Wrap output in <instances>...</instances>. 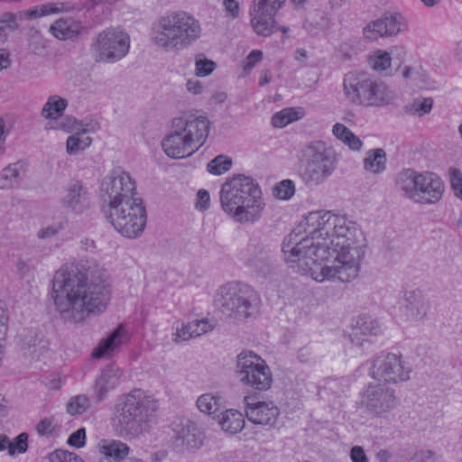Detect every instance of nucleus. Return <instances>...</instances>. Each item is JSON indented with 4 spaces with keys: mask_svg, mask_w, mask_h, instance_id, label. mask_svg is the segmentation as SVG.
I'll use <instances>...</instances> for the list:
<instances>
[{
    "mask_svg": "<svg viewBox=\"0 0 462 462\" xmlns=\"http://www.w3.org/2000/svg\"><path fill=\"white\" fill-rule=\"evenodd\" d=\"M386 152L382 148L372 149L364 159V169L374 174L382 173L386 168Z\"/></svg>",
    "mask_w": 462,
    "mask_h": 462,
    "instance_id": "obj_33",
    "label": "nucleus"
},
{
    "mask_svg": "<svg viewBox=\"0 0 462 462\" xmlns=\"http://www.w3.org/2000/svg\"><path fill=\"white\" fill-rule=\"evenodd\" d=\"M427 304L420 295L415 291H406L400 302V315L409 321H420L427 314Z\"/></svg>",
    "mask_w": 462,
    "mask_h": 462,
    "instance_id": "obj_24",
    "label": "nucleus"
},
{
    "mask_svg": "<svg viewBox=\"0 0 462 462\" xmlns=\"http://www.w3.org/2000/svg\"><path fill=\"white\" fill-rule=\"evenodd\" d=\"M122 371L116 365H108L101 370L94 383V395L97 402L107 398L109 392L116 389L120 383Z\"/></svg>",
    "mask_w": 462,
    "mask_h": 462,
    "instance_id": "obj_23",
    "label": "nucleus"
},
{
    "mask_svg": "<svg viewBox=\"0 0 462 462\" xmlns=\"http://www.w3.org/2000/svg\"><path fill=\"white\" fill-rule=\"evenodd\" d=\"M100 193L104 203L110 208L135 199V181L127 172L116 169L104 178Z\"/></svg>",
    "mask_w": 462,
    "mask_h": 462,
    "instance_id": "obj_14",
    "label": "nucleus"
},
{
    "mask_svg": "<svg viewBox=\"0 0 462 462\" xmlns=\"http://www.w3.org/2000/svg\"><path fill=\"white\" fill-rule=\"evenodd\" d=\"M198 201L196 208L200 211L208 209L210 206V196L208 191L206 189H199L197 194Z\"/></svg>",
    "mask_w": 462,
    "mask_h": 462,
    "instance_id": "obj_52",
    "label": "nucleus"
},
{
    "mask_svg": "<svg viewBox=\"0 0 462 462\" xmlns=\"http://www.w3.org/2000/svg\"><path fill=\"white\" fill-rule=\"evenodd\" d=\"M371 67L377 71H383L391 65V57L387 51H378L370 60Z\"/></svg>",
    "mask_w": 462,
    "mask_h": 462,
    "instance_id": "obj_47",
    "label": "nucleus"
},
{
    "mask_svg": "<svg viewBox=\"0 0 462 462\" xmlns=\"http://www.w3.org/2000/svg\"><path fill=\"white\" fill-rule=\"evenodd\" d=\"M391 457V453L386 449H381L376 454L378 462H388Z\"/></svg>",
    "mask_w": 462,
    "mask_h": 462,
    "instance_id": "obj_62",
    "label": "nucleus"
},
{
    "mask_svg": "<svg viewBox=\"0 0 462 462\" xmlns=\"http://www.w3.org/2000/svg\"><path fill=\"white\" fill-rule=\"evenodd\" d=\"M26 168L24 161H17L5 167L0 172V189L18 187L25 176Z\"/></svg>",
    "mask_w": 462,
    "mask_h": 462,
    "instance_id": "obj_25",
    "label": "nucleus"
},
{
    "mask_svg": "<svg viewBox=\"0 0 462 462\" xmlns=\"http://www.w3.org/2000/svg\"><path fill=\"white\" fill-rule=\"evenodd\" d=\"M86 443V430L80 428L73 432L68 439V444L75 448H82Z\"/></svg>",
    "mask_w": 462,
    "mask_h": 462,
    "instance_id": "obj_51",
    "label": "nucleus"
},
{
    "mask_svg": "<svg viewBox=\"0 0 462 462\" xmlns=\"http://www.w3.org/2000/svg\"><path fill=\"white\" fill-rule=\"evenodd\" d=\"M236 373L243 384L255 390L266 391L273 383L266 362L253 351L244 350L236 356Z\"/></svg>",
    "mask_w": 462,
    "mask_h": 462,
    "instance_id": "obj_11",
    "label": "nucleus"
},
{
    "mask_svg": "<svg viewBox=\"0 0 462 462\" xmlns=\"http://www.w3.org/2000/svg\"><path fill=\"white\" fill-rule=\"evenodd\" d=\"M65 11L63 3H47L45 5L35 6L33 9L20 12L18 14L4 13L0 15V26L4 29V33L8 37V32L18 29L19 19L32 20L49 14H59Z\"/></svg>",
    "mask_w": 462,
    "mask_h": 462,
    "instance_id": "obj_18",
    "label": "nucleus"
},
{
    "mask_svg": "<svg viewBox=\"0 0 462 462\" xmlns=\"http://www.w3.org/2000/svg\"><path fill=\"white\" fill-rule=\"evenodd\" d=\"M158 409L157 401L141 389L123 395L116 404L115 426L123 437H137L149 431Z\"/></svg>",
    "mask_w": 462,
    "mask_h": 462,
    "instance_id": "obj_4",
    "label": "nucleus"
},
{
    "mask_svg": "<svg viewBox=\"0 0 462 462\" xmlns=\"http://www.w3.org/2000/svg\"><path fill=\"white\" fill-rule=\"evenodd\" d=\"M201 34L199 22L187 12L167 14L158 20L152 29V42L166 51L187 49Z\"/></svg>",
    "mask_w": 462,
    "mask_h": 462,
    "instance_id": "obj_5",
    "label": "nucleus"
},
{
    "mask_svg": "<svg viewBox=\"0 0 462 462\" xmlns=\"http://www.w3.org/2000/svg\"><path fill=\"white\" fill-rule=\"evenodd\" d=\"M397 191L404 198L421 205H433L443 197L445 185L433 171L402 170L395 178Z\"/></svg>",
    "mask_w": 462,
    "mask_h": 462,
    "instance_id": "obj_6",
    "label": "nucleus"
},
{
    "mask_svg": "<svg viewBox=\"0 0 462 462\" xmlns=\"http://www.w3.org/2000/svg\"><path fill=\"white\" fill-rule=\"evenodd\" d=\"M397 403L395 391L381 383H370L362 399V405L372 416L383 417Z\"/></svg>",
    "mask_w": 462,
    "mask_h": 462,
    "instance_id": "obj_15",
    "label": "nucleus"
},
{
    "mask_svg": "<svg viewBox=\"0 0 462 462\" xmlns=\"http://www.w3.org/2000/svg\"><path fill=\"white\" fill-rule=\"evenodd\" d=\"M214 303L223 315L242 321L258 311L261 299L248 284L233 282L219 287Z\"/></svg>",
    "mask_w": 462,
    "mask_h": 462,
    "instance_id": "obj_7",
    "label": "nucleus"
},
{
    "mask_svg": "<svg viewBox=\"0 0 462 462\" xmlns=\"http://www.w3.org/2000/svg\"><path fill=\"white\" fill-rule=\"evenodd\" d=\"M90 407L89 398L85 394H79L69 399L67 411L72 416L81 415Z\"/></svg>",
    "mask_w": 462,
    "mask_h": 462,
    "instance_id": "obj_39",
    "label": "nucleus"
},
{
    "mask_svg": "<svg viewBox=\"0 0 462 462\" xmlns=\"http://www.w3.org/2000/svg\"><path fill=\"white\" fill-rule=\"evenodd\" d=\"M365 238L357 225L330 211H313L282 241L284 260L313 280L350 282L358 277Z\"/></svg>",
    "mask_w": 462,
    "mask_h": 462,
    "instance_id": "obj_1",
    "label": "nucleus"
},
{
    "mask_svg": "<svg viewBox=\"0 0 462 462\" xmlns=\"http://www.w3.org/2000/svg\"><path fill=\"white\" fill-rule=\"evenodd\" d=\"M195 67L196 75L198 77H206L215 70L217 64L213 60L205 58L203 55H199L196 59Z\"/></svg>",
    "mask_w": 462,
    "mask_h": 462,
    "instance_id": "obj_45",
    "label": "nucleus"
},
{
    "mask_svg": "<svg viewBox=\"0 0 462 462\" xmlns=\"http://www.w3.org/2000/svg\"><path fill=\"white\" fill-rule=\"evenodd\" d=\"M411 369L402 356L393 353H381L372 361L370 375L379 383L397 384L411 377Z\"/></svg>",
    "mask_w": 462,
    "mask_h": 462,
    "instance_id": "obj_13",
    "label": "nucleus"
},
{
    "mask_svg": "<svg viewBox=\"0 0 462 462\" xmlns=\"http://www.w3.org/2000/svg\"><path fill=\"white\" fill-rule=\"evenodd\" d=\"M303 28L312 35L325 32L331 28V21L328 14L321 10L316 9L303 23Z\"/></svg>",
    "mask_w": 462,
    "mask_h": 462,
    "instance_id": "obj_31",
    "label": "nucleus"
},
{
    "mask_svg": "<svg viewBox=\"0 0 462 462\" xmlns=\"http://www.w3.org/2000/svg\"><path fill=\"white\" fill-rule=\"evenodd\" d=\"M377 321L371 317H359L350 334L351 342L356 346H363L367 339L361 336L377 335L380 332Z\"/></svg>",
    "mask_w": 462,
    "mask_h": 462,
    "instance_id": "obj_28",
    "label": "nucleus"
},
{
    "mask_svg": "<svg viewBox=\"0 0 462 462\" xmlns=\"http://www.w3.org/2000/svg\"><path fill=\"white\" fill-rule=\"evenodd\" d=\"M263 59V52L259 50L252 51L246 58L244 69L246 71L251 70L258 62Z\"/></svg>",
    "mask_w": 462,
    "mask_h": 462,
    "instance_id": "obj_53",
    "label": "nucleus"
},
{
    "mask_svg": "<svg viewBox=\"0 0 462 462\" xmlns=\"http://www.w3.org/2000/svg\"><path fill=\"white\" fill-rule=\"evenodd\" d=\"M51 297L64 322L79 323L90 315H98L110 300L106 271L88 260L60 268L52 278Z\"/></svg>",
    "mask_w": 462,
    "mask_h": 462,
    "instance_id": "obj_2",
    "label": "nucleus"
},
{
    "mask_svg": "<svg viewBox=\"0 0 462 462\" xmlns=\"http://www.w3.org/2000/svg\"><path fill=\"white\" fill-rule=\"evenodd\" d=\"M249 16L252 28L256 34L267 37L273 32L276 24L274 14L250 6Z\"/></svg>",
    "mask_w": 462,
    "mask_h": 462,
    "instance_id": "obj_26",
    "label": "nucleus"
},
{
    "mask_svg": "<svg viewBox=\"0 0 462 462\" xmlns=\"http://www.w3.org/2000/svg\"><path fill=\"white\" fill-rule=\"evenodd\" d=\"M312 352L309 347H302L298 352V359L300 363H309L311 360Z\"/></svg>",
    "mask_w": 462,
    "mask_h": 462,
    "instance_id": "obj_59",
    "label": "nucleus"
},
{
    "mask_svg": "<svg viewBox=\"0 0 462 462\" xmlns=\"http://www.w3.org/2000/svg\"><path fill=\"white\" fill-rule=\"evenodd\" d=\"M218 417V423L222 430L230 434H236L240 432L245 427V419L241 412L230 409L220 412Z\"/></svg>",
    "mask_w": 462,
    "mask_h": 462,
    "instance_id": "obj_32",
    "label": "nucleus"
},
{
    "mask_svg": "<svg viewBox=\"0 0 462 462\" xmlns=\"http://www.w3.org/2000/svg\"><path fill=\"white\" fill-rule=\"evenodd\" d=\"M37 432L40 434V435H45V434H50L52 432L53 430V427H52V421L48 419V418H45L43 420H42L38 425H37Z\"/></svg>",
    "mask_w": 462,
    "mask_h": 462,
    "instance_id": "obj_57",
    "label": "nucleus"
},
{
    "mask_svg": "<svg viewBox=\"0 0 462 462\" xmlns=\"http://www.w3.org/2000/svg\"><path fill=\"white\" fill-rule=\"evenodd\" d=\"M223 6L226 14L232 18H236L240 14L239 3L236 0H223Z\"/></svg>",
    "mask_w": 462,
    "mask_h": 462,
    "instance_id": "obj_54",
    "label": "nucleus"
},
{
    "mask_svg": "<svg viewBox=\"0 0 462 462\" xmlns=\"http://www.w3.org/2000/svg\"><path fill=\"white\" fill-rule=\"evenodd\" d=\"M336 164L334 152L322 142H313L301 151L298 174L306 186H319L332 175Z\"/></svg>",
    "mask_w": 462,
    "mask_h": 462,
    "instance_id": "obj_9",
    "label": "nucleus"
},
{
    "mask_svg": "<svg viewBox=\"0 0 462 462\" xmlns=\"http://www.w3.org/2000/svg\"><path fill=\"white\" fill-rule=\"evenodd\" d=\"M450 185L455 196L462 199V172L459 169L450 168L448 170Z\"/></svg>",
    "mask_w": 462,
    "mask_h": 462,
    "instance_id": "obj_48",
    "label": "nucleus"
},
{
    "mask_svg": "<svg viewBox=\"0 0 462 462\" xmlns=\"http://www.w3.org/2000/svg\"><path fill=\"white\" fill-rule=\"evenodd\" d=\"M95 125L92 122L78 121L72 117L66 118V123L60 124V127L65 131L75 132V134L69 136L66 142V151L69 155L79 154L90 146L92 138H81L79 134L95 131Z\"/></svg>",
    "mask_w": 462,
    "mask_h": 462,
    "instance_id": "obj_19",
    "label": "nucleus"
},
{
    "mask_svg": "<svg viewBox=\"0 0 462 462\" xmlns=\"http://www.w3.org/2000/svg\"><path fill=\"white\" fill-rule=\"evenodd\" d=\"M271 81V73L269 70H264L262 77L259 79V85L264 86Z\"/></svg>",
    "mask_w": 462,
    "mask_h": 462,
    "instance_id": "obj_63",
    "label": "nucleus"
},
{
    "mask_svg": "<svg viewBox=\"0 0 462 462\" xmlns=\"http://www.w3.org/2000/svg\"><path fill=\"white\" fill-rule=\"evenodd\" d=\"M70 459V452L64 449H57L49 455V462H68Z\"/></svg>",
    "mask_w": 462,
    "mask_h": 462,
    "instance_id": "obj_56",
    "label": "nucleus"
},
{
    "mask_svg": "<svg viewBox=\"0 0 462 462\" xmlns=\"http://www.w3.org/2000/svg\"><path fill=\"white\" fill-rule=\"evenodd\" d=\"M83 26L80 22L72 18H60L50 27L51 34L59 40H73L77 38Z\"/></svg>",
    "mask_w": 462,
    "mask_h": 462,
    "instance_id": "obj_27",
    "label": "nucleus"
},
{
    "mask_svg": "<svg viewBox=\"0 0 462 462\" xmlns=\"http://www.w3.org/2000/svg\"><path fill=\"white\" fill-rule=\"evenodd\" d=\"M352 462H369L364 448L360 446H354L350 450Z\"/></svg>",
    "mask_w": 462,
    "mask_h": 462,
    "instance_id": "obj_55",
    "label": "nucleus"
},
{
    "mask_svg": "<svg viewBox=\"0 0 462 462\" xmlns=\"http://www.w3.org/2000/svg\"><path fill=\"white\" fill-rule=\"evenodd\" d=\"M433 100L430 97L422 99L417 98L413 100L410 106H406V111L419 116H422L431 110Z\"/></svg>",
    "mask_w": 462,
    "mask_h": 462,
    "instance_id": "obj_43",
    "label": "nucleus"
},
{
    "mask_svg": "<svg viewBox=\"0 0 462 462\" xmlns=\"http://www.w3.org/2000/svg\"><path fill=\"white\" fill-rule=\"evenodd\" d=\"M197 406L204 413L215 414L222 407L221 398L218 395L205 393L198 398Z\"/></svg>",
    "mask_w": 462,
    "mask_h": 462,
    "instance_id": "obj_38",
    "label": "nucleus"
},
{
    "mask_svg": "<svg viewBox=\"0 0 462 462\" xmlns=\"http://www.w3.org/2000/svg\"><path fill=\"white\" fill-rule=\"evenodd\" d=\"M162 146L167 156L172 159L186 158L197 152L183 134L173 128L171 133L163 138Z\"/></svg>",
    "mask_w": 462,
    "mask_h": 462,
    "instance_id": "obj_22",
    "label": "nucleus"
},
{
    "mask_svg": "<svg viewBox=\"0 0 462 462\" xmlns=\"http://www.w3.org/2000/svg\"><path fill=\"white\" fill-rule=\"evenodd\" d=\"M186 88L193 94H199L203 89L202 84L198 79H189L187 81Z\"/></svg>",
    "mask_w": 462,
    "mask_h": 462,
    "instance_id": "obj_58",
    "label": "nucleus"
},
{
    "mask_svg": "<svg viewBox=\"0 0 462 462\" xmlns=\"http://www.w3.org/2000/svg\"><path fill=\"white\" fill-rule=\"evenodd\" d=\"M60 204L67 211L79 215L90 207V194L80 180H74L64 188Z\"/></svg>",
    "mask_w": 462,
    "mask_h": 462,
    "instance_id": "obj_20",
    "label": "nucleus"
},
{
    "mask_svg": "<svg viewBox=\"0 0 462 462\" xmlns=\"http://www.w3.org/2000/svg\"><path fill=\"white\" fill-rule=\"evenodd\" d=\"M106 214L114 228L125 237L138 236L146 225L145 208L138 198L111 206Z\"/></svg>",
    "mask_w": 462,
    "mask_h": 462,
    "instance_id": "obj_10",
    "label": "nucleus"
},
{
    "mask_svg": "<svg viewBox=\"0 0 462 462\" xmlns=\"http://www.w3.org/2000/svg\"><path fill=\"white\" fill-rule=\"evenodd\" d=\"M295 193L294 182L291 180H283L279 182L274 189L273 194L276 198L283 200L290 199Z\"/></svg>",
    "mask_w": 462,
    "mask_h": 462,
    "instance_id": "obj_44",
    "label": "nucleus"
},
{
    "mask_svg": "<svg viewBox=\"0 0 462 462\" xmlns=\"http://www.w3.org/2000/svg\"><path fill=\"white\" fill-rule=\"evenodd\" d=\"M178 438L181 439L182 444L189 448H197L201 445L202 440L194 425H188L187 429H182L179 432Z\"/></svg>",
    "mask_w": 462,
    "mask_h": 462,
    "instance_id": "obj_40",
    "label": "nucleus"
},
{
    "mask_svg": "<svg viewBox=\"0 0 462 462\" xmlns=\"http://www.w3.org/2000/svg\"><path fill=\"white\" fill-rule=\"evenodd\" d=\"M284 4L285 0H254L251 7L276 15Z\"/></svg>",
    "mask_w": 462,
    "mask_h": 462,
    "instance_id": "obj_42",
    "label": "nucleus"
},
{
    "mask_svg": "<svg viewBox=\"0 0 462 462\" xmlns=\"http://www.w3.org/2000/svg\"><path fill=\"white\" fill-rule=\"evenodd\" d=\"M28 449V434L20 433L13 441L9 440L8 454L14 456L17 453H25Z\"/></svg>",
    "mask_w": 462,
    "mask_h": 462,
    "instance_id": "obj_46",
    "label": "nucleus"
},
{
    "mask_svg": "<svg viewBox=\"0 0 462 462\" xmlns=\"http://www.w3.org/2000/svg\"><path fill=\"white\" fill-rule=\"evenodd\" d=\"M402 77L405 80L411 81V83L415 86H419L420 82L424 81V75L421 70L410 66H405L402 69Z\"/></svg>",
    "mask_w": 462,
    "mask_h": 462,
    "instance_id": "obj_49",
    "label": "nucleus"
},
{
    "mask_svg": "<svg viewBox=\"0 0 462 462\" xmlns=\"http://www.w3.org/2000/svg\"><path fill=\"white\" fill-rule=\"evenodd\" d=\"M304 113L300 107L284 108L275 113L272 117V125L274 127L282 128L289 124L300 119Z\"/></svg>",
    "mask_w": 462,
    "mask_h": 462,
    "instance_id": "obj_36",
    "label": "nucleus"
},
{
    "mask_svg": "<svg viewBox=\"0 0 462 462\" xmlns=\"http://www.w3.org/2000/svg\"><path fill=\"white\" fill-rule=\"evenodd\" d=\"M213 329V325L206 319H194L186 325H183L181 328H178L177 332L173 334V340L186 341L190 337H199Z\"/></svg>",
    "mask_w": 462,
    "mask_h": 462,
    "instance_id": "obj_30",
    "label": "nucleus"
},
{
    "mask_svg": "<svg viewBox=\"0 0 462 462\" xmlns=\"http://www.w3.org/2000/svg\"><path fill=\"white\" fill-rule=\"evenodd\" d=\"M407 19L399 13L385 14L364 28V36L370 41L382 37H394L408 31Z\"/></svg>",
    "mask_w": 462,
    "mask_h": 462,
    "instance_id": "obj_17",
    "label": "nucleus"
},
{
    "mask_svg": "<svg viewBox=\"0 0 462 462\" xmlns=\"http://www.w3.org/2000/svg\"><path fill=\"white\" fill-rule=\"evenodd\" d=\"M10 63L11 60L8 51L0 49V71L4 69H7L10 66Z\"/></svg>",
    "mask_w": 462,
    "mask_h": 462,
    "instance_id": "obj_60",
    "label": "nucleus"
},
{
    "mask_svg": "<svg viewBox=\"0 0 462 462\" xmlns=\"http://www.w3.org/2000/svg\"><path fill=\"white\" fill-rule=\"evenodd\" d=\"M57 232H58V230L56 228H54L52 226H48L44 229H42L38 233V237L42 238V239L49 238V237L54 236L57 234Z\"/></svg>",
    "mask_w": 462,
    "mask_h": 462,
    "instance_id": "obj_61",
    "label": "nucleus"
},
{
    "mask_svg": "<svg viewBox=\"0 0 462 462\" xmlns=\"http://www.w3.org/2000/svg\"><path fill=\"white\" fill-rule=\"evenodd\" d=\"M343 88L346 98L355 105L383 106L393 100V94L386 85L362 71L346 73L343 79Z\"/></svg>",
    "mask_w": 462,
    "mask_h": 462,
    "instance_id": "obj_8",
    "label": "nucleus"
},
{
    "mask_svg": "<svg viewBox=\"0 0 462 462\" xmlns=\"http://www.w3.org/2000/svg\"><path fill=\"white\" fill-rule=\"evenodd\" d=\"M220 204L222 210L240 224L257 222L265 207L258 182L244 174H237L222 184Z\"/></svg>",
    "mask_w": 462,
    "mask_h": 462,
    "instance_id": "obj_3",
    "label": "nucleus"
},
{
    "mask_svg": "<svg viewBox=\"0 0 462 462\" xmlns=\"http://www.w3.org/2000/svg\"><path fill=\"white\" fill-rule=\"evenodd\" d=\"M232 166V160L224 155H218L211 160L207 166V170L213 175H221L226 172Z\"/></svg>",
    "mask_w": 462,
    "mask_h": 462,
    "instance_id": "obj_41",
    "label": "nucleus"
},
{
    "mask_svg": "<svg viewBox=\"0 0 462 462\" xmlns=\"http://www.w3.org/2000/svg\"><path fill=\"white\" fill-rule=\"evenodd\" d=\"M172 128L180 131L198 151L208 139L210 122L207 116L189 114L173 118Z\"/></svg>",
    "mask_w": 462,
    "mask_h": 462,
    "instance_id": "obj_16",
    "label": "nucleus"
},
{
    "mask_svg": "<svg viewBox=\"0 0 462 462\" xmlns=\"http://www.w3.org/2000/svg\"><path fill=\"white\" fill-rule=\"evenodd\" d=\"M121 335V329L117 328L106 338L101 340L92 352L93 357L102 358L110 356L122 344Z\"/></svg>",
    "mask_w": 462,
    "mask_h": 462,
    "instance_id": "obj_34",
    "label": "nucleus"
},
{
    "mask_svg": "<svg viewBox=\"0 0 462 462\" xmlns=\"http://www.w3.org/2000/svg\"><path fill=\"white\" fill-rule=\"evenodd\" d=\"M67 106L65 98L56 95L51 96L42 107V116L48 119H56L61 116Z\"/></svg>",
    "mask_w": 462,
    "mask_h": 462,
    "instance_id": "obj_37",
    "label": "nucleus"
},
{
    "mask_svg": "<svg viewBox=\"0 0 462 462\" xmlns=\"http://www.w3.org/2000/svg\"><path fill=\"white\" fill-rule=\"evenodd\" d=\"M129 452L130 448L120 440H105L100 446L102 457L98 462H118L119 460H125V457Z\"/></svg>",
    "mask_w": 462,
    "mask_h": 462,
    "instance_id": "obj_29",
    "label": "nucleus"
},
{
    "mask_svg": "<svg viewBox=\"0 0 462 462\" xmlns=\"http://www.w3.org/2000/svg\"><path fill=\"white\" fill-rule=\"evenodd\" d=\"M9 438L5 434H0V452L8 449Z\"/></svg>",
    "mask_w": 462,
    "mask_h": 462,
    "instance_id": "obj_64",
    "label": "nucleus"
},
{
    "mask_svg": "<svg viewBox=\"0 0 462 462\" xmlns=\"http://www.w3.org/2000/svg\"><path fill=\"white\" fill-rule=\"evenodd\" d=\"M251 396L245 397V415L254 424L273 426L280 414L279 408L272 402H254Z\"/></svg>",
    "mask_w": 462,
    "mask_h": 462,
    "instance_id": "obj_21",
    "label": "nucleus"
},
{
    "mask_svg": "<svg viewBox=\"0 0 462 462\" xmlns=\"http://www.w3.org/2000/svg\"><path fill=\"white\" fill-rule=\"evenodd\" d=\"M415 462H440V457H439L432 450H419L413 456Z\"/></svg>",
    "mask_w": 462,
    "mask_h": 462,
    "instance_id": "obj_50",
    "label": "nucleus"
},
{
    "mask_svg": "<svg viewBox=\"0 0 462 462\" xmlns=\"http://www.w3.org/2000/svg\"><path fill=\"white\" fill-rule=\"evenodd\" d=\"M130 47L129 36L122 31L110 28L100 32L91 47L97 62H116L124 58Z\"/></svg>",
    "mask_w": 462,
    "mask_h": 462,
    "instance_id": "obj_12",
    "label": "nucleus"
},
{
    "mask_svg": "<svg viewBox=\"0 0 462 462\" xmlns=\"http://www.w3.org/2000/svg\"><path fill=\"white\" fill-rule=\"evenodd\" d=\"M333 134L345 145L353 151H359L362 148V141L345 125L337 123L333 125Z\"/></svg>",
    "mask_w": 462,
    "mask_h": 462,
    "instance_id": "obj_35",
    "label": "nucleus"
}]
</instances>
